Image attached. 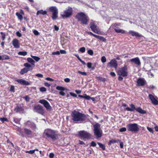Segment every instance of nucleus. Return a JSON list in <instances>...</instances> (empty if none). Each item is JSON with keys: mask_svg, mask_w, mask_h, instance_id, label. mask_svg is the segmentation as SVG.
Wrapping results in <instances>:
<instances>
[{"mask_svg": "<svg viewBox=\"0 0 158 158\" xmlns=\"http://www.w3.org/2000/svg\"><path fill=\"white\" fill-rule=\"evenodd\" d=\"M130 106L131 107V108L129 107H127L124 109V110L130 111H133L135 110L139 113L143 114H145L146 113V111L142 110L140 107L136 108L135 106L133 104H131Z\"/></svg>", "mask_w": 158, "mask_h": 158, "instance_id": "nucleus-5", "label": "nucleus"}, {"mask_svg": "<svg viewBox=\"0 0 158 158\" xmlns=\"http://www.w3.org/2000/svg\"><path fill=\"white\" fill-rule=\"evenodd\" d=\"M33 33L35 35H38L40 34L39 32L36 30H33Z\"/></svg>", "mask_w": 158, "mask_h": 158, "instance_id": "nucleus-45", "label": "nucleus"}, {"mask_svg": "<svg viewBox=\"0 0 158 158\" xmlns=\"http://www.w3.org/2000/svg\"><path fill=\"white\" fill-rule=\"evenodd\" d=\"M147 129L150 132L152 133H153V131L152 128L149 127H147Z\"/></svg>", "mask_w": 158, "mask_h": 158, "instance_id": "nucleus-50", "label": "nucleus"}, {"mask_svg": "<svg viewBox=\"0 0 158 158\" xmlns=\"http://www.w3.org/2000/svg\"><path fill=\"white\" fill-rule=\"evenodd\" d=\"M88 33L90 35H93V36H94V37H96V36H97V35H96L95 34H94L92 32H88Z\"/></svg>", "mask_w": 158, "mask_h": 158, "instance_id": "nucleus-57", "label": "nucleus"}, {"mask_svg": "<svg viewBox=\"0 0 158 158\" xmlns=\"http://www.w3.org/2000/svg\"><path fill=\"white\" fill-rule=\"evenodd\" d=\"M120 25V23H115L113 26V28L115 31V29H116V30H118L119 29V28L118 27V26Z\"/></svg>", "mask_w": 158, "mask_h": 158, "instance_id": "nucleus-35", "label": "nucleus"}, {"mask_svg": "<svg viewBox=\"0 0 158 158\" xmlns=\"http://www.w3.org/2000/svg\"><path fill=\"white\" fill-rule=\"evenodd\" d=\"M35 76L36 77L41 78L43 77V75L41 74H37L35 75Z\"/></svg>", "mask_w": 158, "mask_h": 158, "instance_id": "nucleus-59", "label": "nucleus"}, {"mask_svg": "<svg viewBox=\"0 0 158 158\" xmlns=\"http://www.w3.org/2000/svg\"><path fill=\"white\" fill-rule=\"evenodd\" d=\"M130 62L131 63H134L138 65H140L141 63L139 58L138 57L132 58L130 60Z\"/></svg>", "mask_w": 158, "mask_h": 158, "instance_id": "nucleus-18", "label": "nucleus"}, {"mask_svg": "<svg viewBox=\"0 0 158 158\" xmlns=\"http://www.w3.org/2000/svg\"><path fill=\"white\" fill-rule=\"evenodd\" d=\"M136 83L137 86H143L145 85L146 83V81L144 78H139L137 79Z\"/></svg>", "mask_w": 158, "mask_h": 158, "instance_id": "nucleus-13", "label": "nucleus"}, {"mask_svg": "<svg viewBox=\"0 0 158 158\" xmlns=\"http://www.w3.org/2000/svg\"><path fill=\"white\" fill-rule=\"evenodd\" d=\"M33 110L34 112L42 115H44V113L43 107L40 105L35 106L33 107Z\"/></svg>", "mask_w": 158, "mask_h": 158, "instance_id": "nucleus-9", "label": "nucleus"}, {"mask_svg": "<svg viewBox=\"0 0 158 158\" xmlns=\"http://www.w3.org/2000/svg\"><path fill=\"white\" fill-rule=\"evenodd\" d=\"M30 127L33 130L37 129L36 125L34 123H31Z\"/></svg>", "mask_w": 158, "mask_h": 158, "instance_id": "nucleus-26", "label": "nucleus"}, {"mask_svg": "<svg viewBox=\"0 0 158 158\" xmlns=\"http://www.w3.org/2000/svg\"><path fill=\"white\" fill-rule=\"evenodd\" d=\"M52 54L53 55H59L60 54V51H57L56 52H52Z\"/></svg>", "mask_w": 158, "mask_h": 158, "instance_id": "nucleus-58", "label": "nucleus"}, {"mask_svg": "<svg viewBox=\"0 0 158 158\" xmlns=\"http://www.w3.org/2000/svg\"><path fill=\"white\" fill-rule=\"evenodd\" d=\"M54 155L53 153H50L49 155L50 158H53L54 157Z\"/></svg>", "mask_w": 158, "mask_h": 158, "instance_id": "nucleus-60", "label": "nucleus"}, {"mask_svg": "<svg viewBox=\"0 0 158 158\" xmlns=\"http://www.w3.org/2000/svg\"><path fill=\"white\" fill-rule=\"evenodd\" d=\"M126 130L127 129L126 128L123 127L120 129L119 130V131L120 132H123L126 131Z\"/></svg>", "mask_w": 158, "mask_h": 158, "instance_id": "nucleus-44", "label": "nucleus"}, {"mask_svg": "<svg viewBox=\"0 0 158 158\" xmlns=\"http://www.w3.org/2000/svg\"><path fill=\"white\" fill-rule=\"evenodd\" d=\"M71 116L73 121L79 122L81 123L85 121L87 119V116L86 115L75 110L72 112Z\"/></svg>", "mask_w": 158, "mask_h": 158, "instance_id": "nucleus-1", "label": "nucleus"}, {"mask_svg": "<svg viewBox=\"0 0 158 158\" xmlns=\"http://www.w3.org/2000/svg\"><path fill=\"white\" fill-rule=\"evenodd\" d=\"M46 89L44 87H41L40 88V91L42 92L46 91Z\"/></svg>", "mask_w": 158, "mask_h": 158, "instance_id": "nucleus-46", "label": "nucleus"}, {"mask_svg": "<svg viewBox=\"0 0 158 158\" xmlns=\"http://www.w3.org/2000/svg\"><path fill=\"white\" fill-rule=\"evenodd\" d=\"M31 57L36 61H38L40 59V58L39 57L35 56H31Z\"/></svg>", "mask_w": 158, "mask_h": 158, "instance_id": "nucleus-37", "label": "nucleus"}, {"mask_svg": "<svg viewBox=\"0 0 158 158\" xmlns=\"http://www.w3.org/2000/svg\"><path fill=\"white\" fill-rule=\"evenodd\" d=\"M56 89L58 90H60V91H63L65 90V88L60 86H58L56 87Z\"/></svg>", "mask_w": 158, "mask_h": 158, "instance_id": "nucleus-34", "label": "nucleus"}, {"mask_svg": "<svg viewBox=\"0 0 158 158\" xmlns=\"http://www.w3.org/2000/svg\"><path fill=\"white\" fill-rule=\"evenodd\" d=\"M79 50L82 53H84L85 52V48L84 47H82L80 48Z\"/></svg>", "mask_w": 158, "mask_h": 158, "instance_id": "nucleus-41", "label": "nucleus"}, {"mask_svg": "<svg viewBox=\"0 0 158 158\" xmlns=\"http://www.w3.org/2000/svg\"><path fill=\"white\" fill-rule=\"evenodd\" d=\"M78 73H79L81 74L82 75H84V76H86L87 75L86 73V72H81V71H78Z\"/></svg>", "mask_w": 158, "mask_h": 158, "instance_id": "nucleus-49", "label": "nucleus"}, {"mask_svg": "<svg viewBox=\"0 0 158 158\" xmlns=\"http://www.w3.org/2000/svg\"><path fill=\"white\" fill-rule=\"evenodd\" d=\"M70 94L71 96H72L73 97H77V95L76 94H75V93H73L70 92Z\"/></svg>", "mask_w": 158, "mask_h": 158, "instance_id": "nucleus-62", "label": "nucleus"}, {"mask_svg": "<svg viewBox=\"0 0 158 158\" xmlns=\"http://www.w3.org/2000/svg\"><path fill=\"white\" fill-rule=\"evenodd\" d=\"M19 131V132L20 134L19 135H21V136L23 137H24L25 136L24 134L20 130Z\"/></svg>", "mask_w": 158, "mask_h": 158, "instance_id": "nucleus-61", "label": "nucleus"}, {"mask_svg": "<svg viewBox=\"0 0 158 158\" xmlns=\"http://www.w3.org/2000/svg\"><path fill=\"white\" fill-rule=\"evenodd\" d=\"M90 28L91 30L94 32L97 33L98 32L97 26L95 25L94 23H90Z\"/></svg>", "mask_w": 158, "mask_h": 158, "instance_id": "nucleus-21", "label": "nucleus"}, {"mask_svg": "<svg viewBox=\"0 0 158 158\" xmlns=\"http://www.w3.org/2000/svg\"><path fill=\"white\" fill-rule=\"evenodd\" d=\"M14 89H15L14 87L12 85L10 87V90L11 91H13V92H14Z\"/></svg>", "mask_w": 158, "mask_h": 158, "instance_id": "nucleus-64", "label": "nucleus"}, {"mask_svg": "<svg viewBox=\"0 0 158 158\" xmlns=\"http://www.w3.org/2000/svg\"><path fill=\"white\" fill-rule=\"evenodd\" d=\"M2 58L3 59L2 60H6L9 59H10V56L6 55H5L4 56L2 55Z\"/></svg>", "mask_w": 158, "mask_h": 158, "instance_id": "nucleus-43", "label": "nucleus"}, {"mask_svg": "<svg viewBox=\"0 0 158 158\" xmlns=\"http://www.w3.org/2000/svg\"><path fill=\"white\" fill-rule=\"evenodd\" d=\"M27 61L28 62L30 63L31 64L33 65H35V61L32 59L31 58L29 57L27 58Z\"/></svg>", "mask_w": 158, "mask_h": 158, "instance_id": "nucleus-29", "label": "nucleus"}, {"mask_svg": "<svg viewBox=\"0 0 158 158\" xmlns=\"http://www.w3.org/2000/svg\"><path fill=\"white\" fill-rule=\"evenodd\" d=\"M148 97L152 104L155 105H158V101L154 96L150 94H149Z\"/></svg>", "mask_w": 158, "mask_h": 158, "instance_id": "nucleus-15", "label": "nucleus"}, {"mask_svg": "<svg viewBox=\"0 0 158 158\" xmlns=\"http://www.w3.org/2000/svg\"><path fill=\"white\" fill-rule=\"evenodd\" d=\"M16 15L17 16L19 19L20 21H21L23 19V17L22 15H21L20 13L17 12L16 13Z\"/></svg>", "mask_w": 158, "mask_h": 158, "instance_id": "nucleus-31", "label": "nucleus"}, {"mask_svg": "<svg viewBox=\"0 0 158 158\" xmlns=\"http://www.w3.org/2000/svg\"><path fill=\"white\" fill-rule=\"evenodd\" d=\"M24 134L28 137H31L32 134V131L30 129L24 128Z\"/></svg>", "mask_w": 158, "mask_h": 158, "instance_id": "nucleus-16", "label": "nucleus"}, {"mask_svg": "<svg viewBox=\"0 0 158 158\" xmlns=\"http://www.w3.org/2000/svg\"><path fill=\"white\" fill-rule=\"evenodd\" d=\"M120 141L119 140H110L108 143V145H110L112 143H118V142H120Z\"/></svg>", "mask_w": 158, "mask_h": 158, "instance_id": "nucleus-28", "label": "nucleus"}, {"mask_svg": "<svg viewBox=\"0 0 158 158\" xmlns=\"http://www.w3.org/2000/svg\"><path fill=\"white\" fill-rule=\"evenodd\" d=\"M73 10L71 7L69 6L64 12V14L61 15V16L63 18H68L72 15Z\"/></svg>", "mask_w": 158, "mask_h": 158, "instance_id": "nucleus-10", "label": "nucleus"}, {"mask_svg": "<svg viewBox=\"0 0 158 158\" xmlns=\"http://www.w3.org/2000/svg\"><path fill=\"white\" fill-rule=\"evenodd\" d=\"M87 53L90 56H92L94 54V52L92 49H89L87 51Z\"/></svg>", "mask_w": 158, "mask_h": 158, "instance_id": "nucleus-38", "label": "nucleus"}, {"mask_svg": "<svg viewBox=\"0 0 158 158\" xmlns=\"http://www.w3.org/2000/svg\"><path fill=\"white\" fill-rule=\"evenodd\" d=\"M23 98L27 102H28L30 101V98L28 96H26L25 97H23Z\"/></svg>", "mask_w": 158, "mask_h": 158, "instance_id": "nucleus-42", "label": "nucleus"}, {"mask_svg": "<svg viewBox=\"0 0 158 158\" xmlns=\"http://www.w3.org/2000/svg\"><path fill=\"white\" fill-rule=\"evenodd\" d=\"M30 71H31V69H28L26 68H24L21 70L20 72V73L21 75H23Z\"/></svg>", "mask_w": 158, "mask_h": 158, "instance_id": "nucleus-23", "label": "nucleus"}, {"mask_svg": "<svg viewBox=\"0 0 158 158\" xmlns=\"http://www.w3.org/2000/svg\"><path fill=\"white\" fill-rule=\"evenodd\" d=\"M93 127L94 135L97 138H101L102 135V131L100 128V125L97 123L93 125Z\"/></svg>", "mask_w": 158, "mask_h": 158, "instance_id": "nucleus-4", "label": "nucleus"}, {"mask_svg": "<svg viewBox=\"0 0 158 158\" xmlns=\"http://www.w3.org/2000/svg\"><path fill=\"white\" fill-rule=\"evenodd\" d=\"M96 38L103 42H106V39L102 36L99 35H97Z\"/></svg>", "mask_w": 158, "mask_h": 158, "instance_id": "nucleus-25", "label": "nucleus"}, {"mask_svg": "<svg viewBox=\"0 0 158 158\" xmlns=\"http://www.w3.org/2000/svg\"><path fill=\"white\" fill-rule=\"evenodd\" d=\"M12 44L14 47L16 48H18L20 47L18 40L17 39H15L13 40Z\"/></svg>", "mask_w": 158, "mask_h": 158, "instance_id": "nucleus-20", "label": "nucleus"}, {"mask_svg": "<svg viewBox=\"0 0 158 158\" xmlns=\"http://www.w3.org/2000/svg\"><path fill=\"white\" fill-rule=\"evenodd\" d=\"M76 18L78 21L81 22V23L85 25L88 24L89 19L84 13L82 12L78 13L76 16Z\"/></svg>", "mask_w": 158, "mask_h": 158, "instance_id": "nucleus-2", "label": "nucleus"}, {"mask_svg": "<svg viewBox=\"0 0 158 158\" xmlns=\"http://www.w3.org/2000/svg\"><path fill=\"white\" fill-rule=\"evenodd\" d=\"M24 66H25L27 69H31V71L32 70L33 68L32 66L28 63H25L24 64Z\"/></svg>", "mask_w": 158, "mask_h": 158, "instance_id": "nucleus-27", "label": "nucleus"}, {"mask_svg": "<svg viewBox=\"0 0 158 158\" xmlns=\"http://www.w3.org/2000/svg\"><path fill=\"white\" fill-rule=\"evenodd\" d=\"M27 54V52L26 51H20L18 53V54L20 55L25 56Z\"/></svg>", "mask_w": 158, "mask_h": 158, "instance_id": "nucleus-33", "label": "nucleus"}, {"mask_svg": "<svg viewBox=\"0 0 158 158\" xmlns=\"http://www.w3.org/2000/svg\"><path fill=\"white\" fill-rule=\"evenodd\" d=\"M26 152L27 153H29V154H33L34 153V151L33 150H31L29 151H26Z\"/></svg>", "mask_w": 158, "mask_h": 158, "instance_id": "nucleus-53", "label": "nucleus"}, {"mask_svg": "<svg viewBox=\"0 0 158 158\" xmlns=\"http://www.w3.org/2000/svg\"><path fill=\"white\" fill-rule=\"evenodd\" d=\"M0 120L2 123H4L5 121H7V118H0Z\"/></svg>", "mask_w": 158, "mask_h": 158, "instance_id": "nucleus-51", "label": "nucleus"}, {"mask_svg": "<svg viewBox=\"0 0 158 158\" xmlns=\"http://www.w3.org/2000/svg\"><path fill=\"white\" fill-rule=\"evenodd\" d=\"M78 135L84 139L89 138L91 136L90 135L89 133L84 131H79Z\"/></svg>", "mask_w": 158, "mask_h": 158, "instance_id": "nucleus-11", "label": "nucleus"}, {"mask_svg": "<svg viewBox=\"0 0 158 158\" xmlns=\"http://www.w3.org/2000/svg\"><path fill=\"white\" fill-rule=\"evenodd\" d=\"M97 144L99 145V147L101 148L103 150H105L106 147L104 144H102L99 142H97Z\"/></svg>", "mask_w": 158, "mask_h": 158, "instance_id": "nucleus-30", "label": "nucleus"}, {"mask_svg": "<svg viewBox=\"0 0 158 158\" xmlns=\"http://www.w3.org/2000/svg\"><path fill=\"white\" fill-rule=\"evenodd\" d=\"M84 98L88 100L90 99V97L89 96L87 95L86 94H84Z\"/></svg>", "mask_w": 158, "mask_h": 158, "instance_id": "nucleus-47", "label": "nucleus"}, {"mask_svg": "<svg viewBox=\"0 0 158 158\" xmlns=\"http://www.w3.org/2000/svg\"><path fill=\"white\" fill-rule=\"evenodd\" d=\"M16 35L19 37H21L22 36L21 34L20 33L19 31H17V32H16Z\"/></svg>", "mask_w": 158, "mask_h": 158, "instance_id": "nucleus-56", "label": "nucleus"}, {"mask_svg": "<svg viewBox=\"0 0 158 158\" xmlns=\"http://www.w3.org/2000/svg\"><path fill=\"white\" fill-rule=\"evenodd\" d=\"M49 10L52 13V19L55 20L58 18V9L56 6H52L49 9Z\"/></svg>", "mask_w": 158, "mask_h": 158, "instance_id": "nucleus-7", "label": "nucleus"}, {"mask_svg": "<svg viewBox=\"0 0 158 158\" xmlns=\"http://www.w3.org/2000/svg\"><path fill=\"white\" fill-rule=\"evenodd\" d=\"M96 145V143L94 141H92L90 145V146H92L93 147H95Z\"/></svg>", "mask_w": 158, "mask_h": 158, "instance_id": "nucleus-48", "label": "nucleus"}, {"mask_svg": "<svg viewBox=\"0 0 158 158\" xmlns=\"http://www.w3.org/2000/svg\"><path fill=\"white\" fill-rule=\"evenodd\" d=\"M101 61L103 63H105L106 61V57L104 56H102L101 59Z\"/></svg>", "mask_w": 158, "mask_h": 158, "instance_id": "nucleus-40", "label": "nucleus"}, {"mask_svg": "<svg viewBox=\"0 0 158 158\" xmlns=\"http://www.w3.org/2000/svg\"><path fill=\"white\" fill-rule=\"evenodd\" d=\"M59 51L60 54H66L67 52L63 50H60Z\"/></svg>", "mask_w": 158, "mask_h": 158, "instance_id": "nucleus-54", "label": "nucleus"}, {"mask_svg": "<svg viewBox=\"0 0 158 158\" xmlns=\"http://www.w3.org/2000/svg\"><path fill=\"white\" fill-rule=\"evenodd\" d=\"M40 14L43 15H46L47 14V11L46 10H43L37 11L36 15H38Z\"/></svg>", "mask_w": 158, "mask_h": 158, "instance_id": "nucleus-24", "label": "nucleus"}, {"mask_svg": "<svg viewBox=\"0 0 158 158\" xmlns=\"http://www.w3.org/2000/svg\"><path fill=\"white\" fill-rule=\"evenodd\" d=\"M107 66L110 67H113L116 69L118 66L117 62L115 59H112L108 63Z\"/></svg>", "mask_w": 158, "mask_h": 158, "instance_id": "nucleus-14", "label": "nucleus"}, {"mask_svg": "<svg viewBox=\"0 0 158 158\" xmlns=\"http://www.w3.org/2000/svg\"><path fill=\"white\" fill-rule=\"evenodd\" d=\"M16 81L19 83L23 85H28L30 84L29 82L23 79H19L16 80Z\"/></svg>", "mask_w": 158, "mask_h": 158, "instance_id": "nucleus-17", "label": "nucleus"}, {"mask_svg": "<svg viewBox=\"0 0 158 158\" xmlns=\"http://www.w3.org/2000/svg\"><path fill=\"white\" fill-rule=\"evenodd\" d=\"M0 33V34L2 35L1 38L2 40H4L5 38V33L2 32H1Z\"/></svg>", "mask_w": 158, "mask_h": 158, "instance_id": "nucleus-39", "label": "nucleus"}, {"mask_svg": "<svg viewBox=\"0 0 158 158\" xmlns=\"http://www.w3.org/2000/svg\"><path fill=\"white\" fill-rule=\"evenodd\" d=\"M92 63L90 62H88L87 63V66L89 69H90L91 68Z\"/></svg>", "mask_w": 158, "mask_h": 158, "instance_id": "nucleus-52", "label": "nucleus"}, {"mask_svg": "<svg viewBox=\"0 0 158 158\" xmlns=\"http://www.w3.org/2000/svg\"><path fill=\"white\" fill-rule=\"evenodd\" d=\"M96 78L98 80H100L101 81H106V78H103L101 77H97Z\"/></svg>", "mask_w": 158, "mask_h": 158, "instance_id": "nucleus-36", "label": "nucleus"}, {"mask_svg": "<svg viewBox=\"0 0 158 158\" xmlns=\"http://www.w3.org/2000/svg\"><path fill=\"white\" fill-rule=\"evenodd\" d=\"M39 102L43 104L47 110H51L52 107L48 102L44 99H42L39 101Z\"/></svg>", "mask_w": 158, "mask_h": 158, "instance_id": "nucleus-12", "label": "nucleus"}, {"mask_svg": "<svg viewBox=\"0 0 158 158\" xmlns=\"http://www.w3.org/2000/svg\"><path fill=\"white\" fill-rule=\"evenodd\" d=\"M117 74L118 75L122 76L123 77L127 76L128 72L127 66L125 65L124 66L120 69L117 72Z\"/></svg>", "mask_w": 158, "mask_h": 158, "instance_id": "nucleus-8", "label": "nucleus"}, {"mask_svg": "<svg viewBox=\"0 0 158 158\" xmlns=\"http://www.w3.org/2000/svg\"><path fill=\"white\" fill-rule=\"evenodd\" d=\"M24 110V108L22 106L17 105L16 106L15 108L14 109V111H15L16 113L19 112L21 113L23 112Z\"/></svg>", "mask_w": 158, "mask_h": 158, "instance_id": "nucleus-19", "label": "nucleus"}, {"mask_svg": "<svg viewBox=\"0 0 158 158\" xmlns=\"http://www.w3.org/2000/svg\"><path fill=\"white\" fill-rule=\"evenodd\" d=\"M64 81L66 83H68L70 82V79L68 78H66L64 79Z\"/></svg>", "mask_w": 158, "mask_h": 158, "instance_id": "nucleus-63", "label": "nucleus"}, {"mask_svg": "<svg viewBox=\"0 0 158 158\" xmlns=\"http://www.w3.org/2000/svg\"><path fill=\"white\" fill-rule=\"evenodd\" d=\"M115 31L117 33H122L123 34L125 33L126 32L125 30L120 29H118V30L115 29Z\"/></svg>", "mask_w": 158, "mask_h": 158, "instance_id": "nucleus-32", "label": "nucleus"}, {"mask_svg": "<svg viewBox=\"0 0 158 158\" xmlns=\"http://www.w3.org/2000/svg\"><path fill=\"white\" fill-rule=\"evenodd\" d=\"M32 122H31L29 120H28V121H27L26 122V123H25V125H26V126H29L30 127V124H31V123Z\"/></svg>", "mask_w": 158, "mask_h": 158, "instance_id": "nucleus-55", "label": "nucleus"}, {"mask_svg": "<svg viewBox=\"0 0 158 158\" xmlns=\"http://www.w3.org/2000/svg\"><path fill=\"white\" fill-rule=\"evenodd\" d=\"M129 33L131 34L132 36H135L136 37H141V35L137 32L132 31H130Z\"/></svg>", "mask_w": 158, "mask_h": 158, "instance_id": "nucleus-22", "label": "nucleus"}, {"mask_svg": "<svg viewBox=\"0 0 158 158\" xmlns=\"http://www.w3.org/2000/svg\"><path fill=\"white\" fill-rule=\"evenodd\" d=\"M44 134L48 138H51L53 140H57L58 138L56 131L51 129H45Z\"/></svg>", "mask_w": 158, "mask_h": 158, "instance_id": "nucleus-3", "label": "nucleus"}, {"mask_svg": "<svg viewBox=\"0 0 158 158\" xmlns=\"http://www.w3.org/2000/svg\"><path fill=\"white\" fill-rule=\"evenodd\" d=\"M127 127L128 131L133 132H136L139 131V128L137 124L130 123L127 124Z\"/></svg>", "mask_w": 158, "mask_h": 158, "instance_id": "nucleus-6", "label": "nucleus"}]
</instances>
